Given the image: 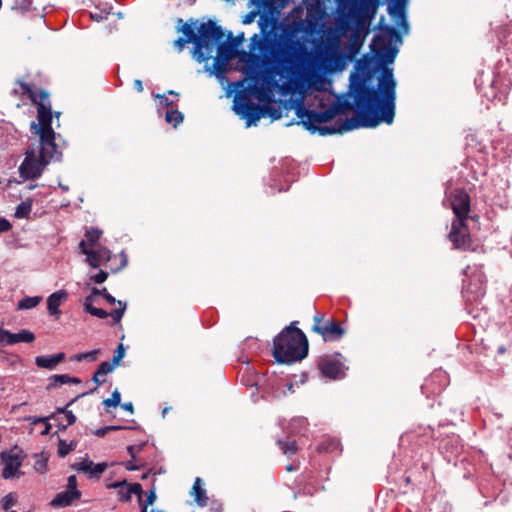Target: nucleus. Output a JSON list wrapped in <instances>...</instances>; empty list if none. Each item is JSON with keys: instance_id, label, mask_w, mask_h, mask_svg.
Returning <instances> with one entry per match:
<instances>
[{"instance_id": "f03ea898", "label": "nucleus", "mask_w": 512, "mask_h": 512, "mask_svg": "<svg viewBox=\"0 0 512 512\" xmlns=\"http://www.w3.org/2000/svg\"><path fill=\"white\" fill-rule=\"evenodd\" d=\"M396 86L393 69L381 67L375 57L363 56L355 63L349 77V87L353 95L396 104Z\"/></svg>"}, {"instance_id": "c9c22d12", "label": "nucleus", "mask_w": 512, "mask_h": 512, "mask_svg": "<svg viewBox=\"0 0 512 512\" xmlns=\"http://www.w3.org/2000/svg\"><path fill=\"white\" fill-rule=\"evenodd\" d=\"M276 443L280 450L283 452V454L287 455L288 457H291L298 451V445L295 440L287 441L283 439H278Z\"/></svg>"}, {"instance_id": "e433bc0d", "label": "nucleus", "mask_w": 512, "mask_h": 512, "mask_svg": "<svg viewBox=\"0 0 512 512\" xmlns=\"http://www.w3.org/2000/svg\"><path fill=\"white\" fill-rule=\"evenodd\" d=\"M42 300L41 296H26L22 298L18 304L17 309L18 310H28L36 307Z\"/></svg>"}, {"instance_id": "4d7b16f0", "label": "nucleus", "mask_w": 512, "mask_h": 512, "mask_svg": "<svg viewBox=\"0 0 512 512\" xmlns=\"http://www.w3.org/2000/svg\"><path fill=\"white\" fill-rule=\"evenodd\" d=\"M228 39H232V44L234 46V49L236 50L238 46H240L244 40V33H240L236 37H233L232 32L230 31L227 35Z\"/></svg>"}, {"instance_id": "37998d69", "label": "nucleus", "mask_w": 512, "mask_h": 512, "mask_svg": "<svg viewBox=\"0 0 512 512\" xmlns=\"http://www.w3.org/2000/svg\"><path fill=\"white\" fill-rule=\"evenodd\" d=\"M102 231L98 228H90L85 232L86 245L94 246L100 239Z\"/></svg>"}, {"instance_id": "3c124183", "label": "nucleus", "mask_w": 512, "mask_h": 512, "mask_svg": "<svg viewBox=\"0 0 512 512\" xmlns=\"http://www.w3.org/2000/svg\"><path fill=\"white\" fill-rule=\"evenodd\" d=\"M264 106V116H269L273 120L279 119L281 117V111L278 108L263 105Z\"/></svg>"}, {"instance_id": "7c9ffc66", "label": "nucleus", "mask_w": 512, "mask_h": 512, "mask_svg": "<svg viewBox=\"0 0 512 512\" xmlns=\"http://www.w3.org/2000/svg\"><path fill=\"white\" fill-rule=\"evenodd\" d=\"M362 15L367 20H372L381 5V0H359Z\"/></svg>"}, {"instance_id": "6e6552de", "label": "nucleus", "mask_w": 512, "mask_h": 512, "mask_svg": "<svg viewBox=\"0 0 512 512\" xmlns=\"http://www.w3.org/2000/svg\"><path fill=\"white\" fill-rule=\"evenodd\" d=\"M17 84L22 89V95H27L28 98L37 106V120L30 125L31 131L35 130H53L52 128V109L49 99V93L44 89H33L32 85L17 80Z\"/></svg>"}, {"instance_id": "dca6fc26", "label": "nucleus", "mask_w": 512, "mask_h": 512, "mask_svg": "<svg viewBox=\"0 0 512 512\" xmlns=\"http://www.w3.org/2000/svg\"><path fill=\"white\" fill-rule=\"evenodd\" d=\"M447 385L448 375L442 370H437L425 379L421 386V390L423 394H426L429 397L430 395L440 394Z\"/></svg>"}, {"instance_id": "c85d7f7f", "label": "nucleus", "mask_w": 512, "mask_h": 512, "mask_svg": "<svg viewBox=\"0 0 512 512\" xmlns=\"http://www.w3.org/2000/svg\"><path fill=\"white\" fill-rule=\"evenodd\" d=\"M108 467L105 462L94 463L93 461H83L79 464V470L89 473L91 477H99Z\"/></svg>"}, {"instance_id": "6e6d98bb", "label": "nucleus", "mask_w": 512, "mask_h": 512, "mask_svg": "<svg viewBox=\"0 0 512 512\" xmlns=\"http://www.w3.org/2000/svg\"><path fill=\"white\" fill-rule=\"evenodd\" d=\"M124 355H125V347L122 343H120L114 352V356L112 359V361H114V364L118 365V363L124 357Z\"/></svg>"}, {"instance_id": "c756f323", "label": "nucleus", "mask_w": 512, "mask_h": 512, "mask_svg": "<svg viewBox=\"0 0 512 512\" xmlns=\"http://www.w3.org/2000/svg\"><path fill=\"white\" fill-rule=\"evenodd\" d=\"M79 249L82 254L87 256L86 261L92 268H98L100 266V262L102 261L101 254L95 250L88 248V245H86L85 240L80 241Z\"/></svg>"}, {"instance_id": "f704fd0d", "label": "nucleus", "mask_w": 512, "mask_h": 512, "mask_svg": "<svg viewBox=\"0 0 512 512\" xmlns=\"http://www.w3.org/2000/svg\"><path fill=\"white\" fill-rule=\"evenodd\" d=\"M307 425L308 422L306 418L295 417L290 421L287 429L290 434L298 435L301 434L306 429Z\"/></svg>"}, {"instance_id": "ea45409f", "label": "nucleus", "mask_w": 512, "mask_h": 512, "mask_svg": "<svg viewBox=\"0 0 512 512\" xmlns=\"http://www.w3.org/2000/svg\"><path fill=\"white\" fill-rule=\"evenodd\" d=\"M184 115L177 109H170L166 112L165 120L167 123L173 124L174 127L183 122Z\"/></svg>"}, {"instance_id": "2eb2a0df", "label": "nucleus", "mask_w": 512, "mask_h": 512, "mask_svg": "<svg viewBox=\"0 0 512 512\" xmlns=\"http://www.w3.org/2000/svg\"><path fill=\"white\" fill-rule=\"evenodd\" d=\"M449 200L455 215V219L453 221H466L470 212L471 199L465 189H454L450 193Z\"/></svg>"}, {"instance_id": "de8ad7c7", "label": "nucleus", "mask_w": 512, "mask_h": 512, "mask_svg": "<svg viewBox=\"0 0 512 512\" xmlns=\"http://www.w3.org/2000/svg\"><path fill=\"white\" fill-rule=\"evenodd\" d=\"M251 3H252V4H254V5H256V6H257V9H255V10H252V11L248 12V13L244 16V18H243V20H242V23H243V24H251V23L255 20L256 16H257V15H258V13H259V9H260V8L263 6V4H264V0H262V3H261V4H259V5H258V4H256V3H254L252 0H251Z\"/></svg>"}, {"instance_id": "a19ab883", "label": "nucleus", "mask_w": 512, "mask_h": 512, "mask_svg": "<svg viewBox=\"0 0 512 512\" xmlns=\"http://www.w3.org/2000/svg\"><path fill=\"white\" fill-rule=\"evenodd\" d=\"M67 384V374H55L48 378L46 389L51 391L59 385Z\"/></svg>"}, {"instance_id": "a211bd4d", "label": "nucleus", "mask_w": 512, "mask_h": 512, "mask_svg": "<svg viewBox=\"0 0 512 512\" xmlns=\"http://www.w3.org/2000/svg\"><path fill=\"white\" fill-rule=\"evenodd\" d=\"M387 12L391 17L397 18V24L405 31L408 30L406 7L409 0H387Z\"/></svg>"}, {"instance_id": "774afa93", "label": "nucleus", "mask_w": 512, "mask_h": 512, "mask_svg": "<svg viewBox=\"0 0 512 512\" xmlns=\"http://www.w3.org/2000/svg\"><path fill=\"white\" fill-rule=\"evenodd\" d=\"M97 252H99L101 254V260L102 261H110L111 260V251L108 249V248H100L99 250H97Z\"/></svg>"}, {"instance_id": "864d4df0", "label": "nucleus", "mask_w": 512, "mask_h": 512, "mask_svg": "<svg viewBox=\"0 0 512 512\" xmlns=\"http://www.w3.org/2000/svg\"><path fill=\"white\" fill-rule=\"evenodd\" d=\"M96 296L97 295H93V288H92L91 293L85 297V300L83 303V308L86 313L89 312L94 307L93 303L95 302Z\"/></svg>"}, {"instance_id": "8fccbe9b", "label": "nucleus", "mask_w": 512, "mask_h": 512, "mask_svg": "<svg viewBox=\"0 0 512 512\" xmlns=\"http://www.w3.org/2000/svg\"><path fill=\"white\" fill-rule=\"evenodd\" d=\"M117 364H114V361H104L102 362L99 366H98V374H101V375H105V374H108V373H111L113 372L115 366Z\"/></svg>"}, {"instance_id": "bb28decb", "label": "nucleus", "mask_w": 512, "mask_h": 512, "mask_svg": "<svg viewBox=\"0 0 512 512\" xmlns=\"http://www.w3.org/2000/svg\"><path fill=\"white\" fill-rule=\"evenodd\" d=\"M39 155L42 156L49 163L52 161H61L62 152L58 149L56 140H52L43 147L39 148Z\"/></svg>"}, {"instance_id": "9b49d317", "label": "nucleus", "mask_w": 512, "mask_h": 512, "mask_svg": "<svg viewBox=\"0 0 512 512\" xmlns=\"http://www.w3.org/2000/svg\"><path fill=\"white\" fill-rule=\"evenodd\" d=\"M312 331L321 335L325 342L338 341L345 334L341 324L333 319H324L320 314L314 316Z\"/></svg>"}, {"instance_id": "b1692460", "label": "nucleus", "mask_w": 512, "mask_h": 512, "mask_svg": "<svg viewBox=\"0 0 512 512\" xmlns=\"http://www.w3.org/2000/svg\"><path fill=\"white\" fill-rule=\"evenodd\" d=\"M332 107L337 111V115L344 114L350 110L355 111V98L349 90L345 95L337 96L336 100L332 103Z\"/></svg>"}, {"instance_id": "c03bdc74", "label": "nucleus", "mask_w": 512, "mask_h": 512, "mask_svg": "<svg viewBox=\"0 0 512 512\" xmlns=\"http://www.w3.org/2000/svg\"><path fill=\"white\" fill-rule=\"evenodd\" d=\"M339 441L336 440V439H328L326 441H323L319 446H318V451L319 452H334L336 451L338 448H339Z\"/></svg>"}, {"instance_id": "052dcab7", "label": "nucleus", "mask_w": 512, "mask_h": 512, "mask_svg": "<svg viewBox=\"0 0 512 512\" xmlns=\"http://www.w3.org/2000/svg\"><path fill=\"white\" fill-rule=\"evenodd\" d=\"M190 42L184 37H178L174 42L173 46L177 49L178 52H182L187 44Z\"/></svg>"}, {"instance_id": "bf43d9fd", "label": "nucleus", "mask_w": 512, "mask_h": 512, "mask_svg": "<svg viewBox=\"0 0 512 512\" xmlns=\"http://www.w3.org/2000/svg\"><path fill=\"white\" fill-rule=\"evenodd\" d=\"M108 278V272L100 270L97 274L91 277V280L97 284H102Z\"/></svg>"}, {"instance_id": "0e129e2a", "label": "nucleus", "mask_w": 512, "mask_h": 512, "mask_svg": "<svg viewBox=\"0 0 512 512\" xmlns=\"http://www.w3.org/2000/svg\"><path fill=\"white\" fill-rule=\"evenodd\" d=\"M11 223L4 217H0V234L11 230Z\"/></svg>"}, {"instance_id": "4c0bfd02", "label": "nucleus", "mask_w": 512, "mask_h": 512, "mask_svg": "<svg viewBox=\"0 0 512 512\" xmlns=\"http://www.w3.org/2000/svg\"><path fill=\"white\" fill-rule=\"evenodd\" d=\"M33 134L39 137V148L43 147L52 140H56V133L54 130H35Z\"/></svg>"}, {"instance_id": "09e8293b", "label": "nucleus", "mask_w": 512, "mask_h": 512, "mask_svg": "<svg viewBox=\"0 0 512 512\" xmlns=\"http://www.w3.org/2000/svg\"><path fill=\"white\" fill-rule=\"evenodd\" d=\"M156 498L157 496L155 492V487L153 486L147 493L145 501L143 502V500L141 499V504H139L140 508L142 509V507H146V510H148V506L152 505L155 502Z\"/></svg>"}, {"instance_id": "13d9d810", "label": "nucleus", "mask_w": 512, "mask_h": 512, "mask_svg": "<svg viewBox=\"0 0 512 512\" xmlns=\"http://www.w3.org/2000/svg\"><path fill=\"white\" fill-rule=\"evenodd\" d=\"M13 503H14V499H13L12 494L11 493L7 494L1 500L2 509L5 511H8L11 508V506L13 505Z\"/></svg>"}, {"instance_id": "e2e57ef3", "label": "nucleus", "mask_w": 512, "mask_h": 512, "mask_svg": "<svg viewBox=\"0 0 512 512\" xmlns=\"http://www.w3.org/2000/svg\"><path fill=\"white\" fill-rule=\"evenodd\" d=\"M156 98L159 99L160 105L165 106V107H170L172 109L174 102L172 100H170L166 95L157 94Z\"/></svg>"}, {"instance_id": "5701e85b", "label": "nucleus", "mask_w": 512, "mask_h": 512, "mask_svg": "<svg viewBox=\"0 0 512 512\" xmlns=\"http://www.w3.org/2000/svg\"><path fill=\"white\" fill-rule=\"evenodd\" d=\"M68 292L66 290H59L52 293L47 298V310L49 315L54 316L56 319L61 315V311L59 309L60 305L63 301L67 300Z\"/></svg>"}, {"instance_id": "f3484780", "label": "nucleus", "mask_w": 512, "mask_h": 512, "mask_svg": "<svg viewBox=\"0 0 512 512\" xmlns=\"http://www.w3.org/2000/svg\"><path fill=\"white\" fill-rule=\"evenodd\" d=\"M35 340V334L27 329H21L18 333H12L0 327V346L14 345L19 342L31 343Z\"/></svg>"}, {"instance_id": "423d86ee", "label": "nucleus", "mask_w": 512, "mask_h": 512, "mask_svg": "<svg viewBox=\"0 0 512 512\" xmlns=\"http://www.w3.org/2000/svg\"><path fill=\"white\" fill-rule=\"evenodd\" d=\"M384 21L385 19L382 16L375 27L380 33L374 35L371 51L381 67H388L395 61L399 50L388 42L387 38L390 41L402 42V37L396 27L385 24Z\"/></svg>"}, {"instance_id": "0eeeda50", "label": "nucleus", "mask_w": 512, "mask_h": 512, "mask_svg": "<svg viewBox=\"0 0 512 512\" xmlns=\"http://www.w3.org/2000/svg\"><path fill=\"white\" fill-rule=\"evenodd\" d=\"M224 38V30L215 21L209 19L199 24L195 47L192 48V57L198 63H206L212 58L217 44Z\"/></svg>"}, {"instance_id": "f257e3e1", "label": "nucleus", "mask_w": 512, "mask_h": 512, "mask_svg": "<svg viewBox=\"0 0 512 512\" xmlns=\"http://www.w3.org/2000/svg\"><path fill=\"white\" fill-rule=\"evenodd\" d=\"M259 34L250 39V52L259 51L262 63L273 76L288 72L294 65L298 41L290 25L273 16L262 14L258 20Z\"/></svg>"}, {"instance_id": "72a5a7b5", "label": "nucleus", "mask_w": 512, "mask_h": 512, "mask_svg": "<svg viewBox=\"0 0 512 512\" xmlns=\"http://www.w3.org/2000/svg\"><path fill=\"white\" fill-rule=\"evenodd\" d=\"M33 199L27 198L19 203L14 212V217L17 219H29L32 211Z\"/></svg>"}, {"instance_id": "cd10ccee", "label": "nucleus", "mask_w": 512, "mask_h": 512, "mask_svg": "<svg viewBox=\"0 0 512 512\" xmlns=\"http://www.w3.org/2000/svg\"><path fill=\"white\" fill-rule=\"evenodd\" d=\"M191 496L194 497V501L200 507L208 506L209 498L206 495V490L203 488V483L201 478L197 477L192 486Z\"/></svg>"}, {"instance_id": "39448f33", "label": "nucleus", "mask_w": 512, "mask_h": 512, "mask_svg": "<svg viewBox=\"0 0 512 512\" xmlns=\"http://www.w3.org/2000/svg\"><path fill=\"white\" fill-rule=\"evenodd\" d=\"M294 110L299 120L290 122L288 126L301 125L311 134L318 133L321 136L336 134L335 124L333 126L321 125L331 121L337 115V111L333 109L332 105L323 111H316L307 108L302 100H298L294 105Z\"/></svg>"}, {"instance_id": "680f3d73", "label": "nucleus", "mask_w": 512, "mask_h": 512, "mask_svg": "<svg viewBox=\"0 0 512 512\" xmlns=\"http://www.w3.org/2000/svg\"><path fill=\"white\" fill-rule=\"evenodd\" d=\"M34 469L38 473H45L47 471V460L46 459H39L34 464Z\"/></svg>"}, {"instance_id": "f8f14e48", "label": "nucleus", "mask_w": 512, "mask_h": 512, "mask_svg": "<svg viewBox=\"0 0 512 512\" xmlns=\"http://www.w3.org/2000/svg\"><path fill=\"white\" fill-rule=\"evenodd\" d=\"M233 110L242 119L246 120V126L256 125L261 117H264V106L253 102L247 97H242L234 102Z\"/></svg>"}, {"instance_id": "393cba45", "label": "nucleus", "mask_w": 512, "mask_h": 512, "mask_svg": "<svg viewBox=\"0 0 512 512\" xmlns=\"http://www.w3.org/2000/svg\"><path fill=\"white\" fill-rule=\"evenodd\" d=\"M81 497L80 491L66 490L58 493L50 502L52 507H67Z\"/></svg>"}, {"instance_id": "9d476101", "label": "nucleus", "mask_w": 512, "mask_h": 512, "mask_svg": "<svg viewBox=\"0 0 512 512\" xmlns=\"http://www.w3.org/2000/svg\"><path fill=\"white\" fill-rule=\"evenodd\" d=\"M49 164L42 156L37 155L34 148H28L19 166V175L24 180L38 179Z\"/></svg>"}, {"instance_id": "603ef678", "label": "nucleus", "mask_w": 512, "mask_h": 512, "mask_svg": "<svg viewBox=\"0 0 512 512\" xmlns=\"http://www.w3.org/2000/svg\"><path fill=\"white\" fill-rule=\"evenodd\" d=\"M128 488L130 490L131 495L135 494L138 496V502L139 504H141V499L143 495L142 485L140 483L128 484Z\"/></svg>"}, {"instance_id": "1a4fd4ad", "label": "nucleus", "mask_w": 512, "mask_h": 512, "mask_svg": "<svg viewBox=\"0 0 512 512\" xmlns=\"http://www.w3.org/2000/svg\"><path fill=\"white\" fill-rule=\"evenodd\" d=\"M216 56L213 58L212 66L205 65L204 70L210 76H215L221 82L225 79V72L229 61L235 56L236 50L232 44L223 39L215 46Z\"/></svg>"}, {"instance_id": "79ce46f5", "label": "nucleus", "mask_w": 512, "mask_h": 512, "mask_svg": "<svg viewBox=\"0 0 512 512\" xmlns=\"http://www.w3.org/2000/svg\"><path fill=\"white\" fill-rule=\"evenodd\" d=\"M99 352H100L99 349H95V350L88 351V352L78 353V354L73 355L70 358V360L78 361V362L88 360V361L93 362V361L97 360V356H98Z\"/></svg>"}, {"instance_id": "5fc2aeb1", "label": "nucleus", "mask_w": 512, "mask_h": 512, "mask_svg": "<svg viewBox=\"0 0 512 512\" xmlns=\"http://www.w3.org/2000/svg\"><path fill=\"white\" fill-rule=\"evenodd\" d=\"M88 314L94 316V317H97V318H100V319H105L107 318L108 316H111V313H108L106 310L102 309V308H96V307H93L89 312H87Z\"/></svg>"}, {"instance_id": "69168bd1", "label": "nucleus", "mask_w": 512, "mask_h": 512, "mask_svg": "<svg viewBox=\"0 0 512 512\" xmlns=\"http://www.w3.org/2000/svg\"><path fill=\"white\" fill-rule=\"evenodd\" d=\"M134 460L127 461L123 463L124 467L128 471H137L140 470L143 467V464H135L133 463Z\"/></svg>"}, {"instance_id": "4468645a", "label": "nucleus", "mask_w": 512, "mask_h": 512, "mask_svg": "<svg viewBox=\"0 0 512 512\" xmlns=\"http://www.w3.org/2000/svg\"><path fill=\"white\" fill-rule=\"evenodd\" d=\"M340 353L334 355H323L317 361V367L321 375L331 380H337L345 377L346 367L338 358Z\"/></svg>"}, {"instance_id": "7ed1b4c3", "label": "nucleus", "mask_w": 512, "mask_h": 512, "mask_svg": "<svg viewBox=\"0 0 512 512\" xmlns=\"http://www.w3.org/2000/svg\"><path fill=\"white\" fill-rule=\"evenodd\" d=\"M355 98V116L338 119L335 122L336 134L358 128H375L381 123L392 124L395 117L396 104L374 101L373 99L353 95Z\"/></svg>"}, {"instance_id": "49530a36", "label": "nucleus", "mask_w": 512, "mask_h": 512, "mask_svg": "<svg viewBox=\"0 0 512 512\" xmlns=\"http://www.w3.org/2000/svg\"><path fill=\"white\" fill-rule=\"evenodd\" d=\"M121 402V394L120 392L116 389L112 392V395L110 398H107L103 401V404L106 406V407H116L120 404Z\"/></svg>"}, {"instance_id": "338daca9", "label": "nucleus", "mask_w": 512, "mask_h": 512, "mask_svg": "<svg viewBox=\"0 0 512 512\" xmlns=\"http://www.w3.org/2000/svg\"><path fill=\"white\" fill-rule=\"evenodd\" d=\"M209 505V509L211 512H222L223 511V505L221 502L217 500L211 501Z\"/></svg>"}, {"instance_id": "473e14b6", "label": "nucleus", "mask_w": 512, "mask_h": 512, "mask_svg": "<svg viewBox=\"0 0 512 512\" xmlns=\"http://www.w3.org/2000/svg\"><path fill=\"white\" fill-rule=\"evenodd\" d=\"M108 489H117L119 500L122 502H129L131 500V493L128 488V482L126 480L113 482L107 485Z\"/></svg>"}, {"instance_id": "2f4dec72", "label": "nucleus", "mask_w": 512, "mask_h": 512, "mask_svg": "<svg viewBox=\"0 0 512 512\" xmlns=\"http://www.w3.org/2000/svg\"><path fill=\"white\" fill-rule=\"evenodd\" d=\"M95 390H96V388L91 390L90 393L94 392ZM88 394H89V392H83L81 394H78L73 399H71L65 407H62V408L58 407L56 409L55 414H64V417H66V419H67V425H73L76 422L77 418L71 410H68V407H70L72 404H74L76 401H78V399H80Z\"/></svg>"}, {"instance_id": "a18cd8bd", "label": "nucleus", "mask_w": 512, "mask_h": 512, "mask_svg": "<svg viewBox=\"0 0 512 512\" xmlns=\"http://www.w3.org/2000/svg\"><path fill=\"white\" fill-rule=\"evenodd\" d=\"M33 1L32 0H15L12 10L20 14H25L30 11Z\"/></svg>"}, {"instance_id": "aec40b11", "label": "nucleus", "mask_w": 512, "mask_h": 512, "mask_svg": "<svg viewBox=\"0 0 512 512\" xmlns=\"http://www.w3.org/2000/svg\"><path fill=\"white\" fill-rule=\"evenodd\" d=\"M93 295L103 297L111 305L118 304L119 307L111 312V317L115 323L121 321L127 308V304L125 302H122L121 300H116L114 296L108 293L107 288L105 287L102 289L93 287Z\"/></svg>"}, {"instance_id": "a878e982", "label": "nucleus", "mask_w": 512, "mask_h": 512, "mask_svg": "<svg viewBox=\"0 0 512 512\" xmlns=\"http://www.w3.org/2000/svg\"><path fill=\"white\" fill-rule=\"evenodd\" d=\"M64 359L65 354L63 352L56 353L54 355H41L35 358V364L39 368L53 370Z\"/></svg>"}, {"instance_id": "4be33fe9", "label": "nucleus", "mask_w": 512, "mask_h": 512, "mask_svg": "<svg viewBox=\"0 0 512 512\" xmlns=\"http://www.w3.org/2000/svg\"><path fill=\"white\" fill-rule=\"evenodd\" d=\"M3 461H4V468L2 470V477L4 479H10L15 476H20L22 473L19 471L21 465H22V459L17 454H11L8 455L7 458H5V455H1Z\"/></svg>"}, {"instance_id": "20e7f679", "label": "nucleus", "mask_w": 512, "mask_h": 512, "mask_svg": "<svg viewBox=\"0 0 512 512\" xmlns=\"http://www.w3.org/2000/svg\"><path fill=\"white\" fill-rule=\"evenodd\" d=\"M308 355V340L294 323L285 327L273 339V356L280 364H292Z\"/></svg>"}, {"instance_id": "ddd939ff", "label": "nucleus", "mask_w": 512, "mask_h": 512, "mask_svg": "<svg viewBox=\"0 0 512 512\" xmlns=\"http://www.w3.org/2000/svg\"><path fill=\"white\" fill-rule=\"evenodd\" d=\"M448 239L452 243L453 249L462 251L475 250L466 221H452Z\"/></svg>"}, {"instance_id": "6ab92c4d", "label": "nucleus", "mask_w": 512, "mask_h": 512, "mask_svg": "<svg viewBox=\"0 0 512 512\" xmlns=\"http://www.w3.org/2000/svg\"><path fill=\"white\" fill-rule=\"evenodd\" d=\"M439 450L448 461H451L452 457H457L463 450L460 437L455 434L445 437L439 443Z\"/></svg>"}, {"instance_id": "58836bf2", "label": "nucleus", "mask_w": 512, "mask_h": 512, "mask_svg": "<svg viewBox=\"0 0 512 512\" xmlns=\"http://www.w3.org/2000/svg\"><path fill=\"white\" fill-rule=\"evenodd\" d=\"M77 441L67 442L66 440L59 439L58 441V455L61 458L66 457L70 452L76 449Z\"/></svg>"}, {"instance_id": "412c9836", "label": "nucleus", "mask_w": 512, "mask_h": 512, "mask_svg": "<svg viewBox=\"0 0 512 512\" xmlns=\"http://www.w3.org/2000/svg\"><path fill=\"white\" fill-rule=\"evenodd\" d=\"M176 24V32L182 33V37L186 38L195 47L197 28L199 26L198 20L190 18L187 22H184L182 18H177Z\"/></svg>"}]
</instances>
